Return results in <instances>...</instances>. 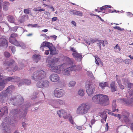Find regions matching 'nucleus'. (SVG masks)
<instances>
[{
  "label": "nucleus",
  "mask_w": 133,
  "mask_h": 133,
  "mask_svg": "<svg viewBox=\"0 0 133 133\" xmlns=\"http://www.w3.org/2000/svg\"><path fill=\"white\" fill-rule=\"evenodd\" d=\"M57 58H54L50 60L49 62L50 65L49 68L51 71L54 72L61 74L62 73V69H63L65 65L69 64H71L73 63V60L72 59H70L68 57H65L64 58V61L66 62V64L64 63L59 65H56V63L58 61Z\"/></svg>",
  "instance_id": "f257e3e1"
},
{
  "label": "nucleus",
  "mask_w": 133,
  "mask_h": 133,
  "mask_svg": "<svg viewBox=\"0 0 133 133\" xmlns=\"http://www.w3.org/2000/svg\"><path fill=\"white\" fill-rule=\"evenodd\" d=\"M47 48H49V50H45V54L48 55L49 53V50L50 51V54L53 55L56 54L55 48L52 43L46 41L43 42L41 44L40 47V49L43 51L46 49Z\"/></svg>",
  "instance_id": "f03ea898"
},
{
  "label": "nucleus",
  "mask_w": 133,
  "mask_h": 133,
  "mask_svg": "<svg viewBox=\"0 0 133 133\" xmlns=\"http://www.w3.org/2000/svg\"><path fill=\"white\" fill-rule=\"evenodd\" d=\"M90 107L88 104L82 103L77 107L76 113L79 115H83L88 113L90 111Z\"/></svg>",
  "instance_id": "7ed1b4c3"
},
{
  "label": "nucleus",
  "mask_w": 133,
  "mask_h": 133,
  "mask_svg": "<svg viewBox=\"0 0 133 133\" xmlns=\"http://www.w3.org/2000/svg\"><path fill=\"white\" fill-rule=\"evenodd\" d=\"M16 122L15 120L13 119H11L10 118H7L4 119L2 123L3 133H10V129L8 127V123L14 126Z\"/></svg>",
  "instance_id": "20e7f679"
},
{
  "label": "nucleus",
  "mask_w": 133,
  "mask_h": 133,
  "mask_svg": "<svg viewBox=\"0 0 133 133\" xmlns=\"http://www.w3.org/2000/svg\"><path fill=\"white\" fill-rule=\"evenodd\" d=\"M3 64L4 67L5 69H9L10 71H14L22 69V68H18L15 65V61L12 59L6 60L3 62Z\"/></svg>",
  "instance_id": "39448f33"
},
{
  "label": "nucleus",
  "mask_w": 133,
  "mask_h": 133,
  "mask_svg": "<svg viewBox=\"0 0 133 133\" xmlns=\"http://www.w3.org/2000/svg\"><path fill=\"white\" fill-rule=\"evenodd\" d=\"M46 77L45 71L42 70H39L35 71L32 75V78L36 81Z\"/></svg>",
  "instance_id": "423d86ee"
},
{
  "label": "nucleus",
  "mask_w": 133,
  "mask_h": 133,
  "mask_svg": "<svg viewBox=\"0 0 133 133\" xmlns=\"http://www.w3.org/2000/svg\"><path fill=\"white\" fill-rule=\"evenodd\" d=\"M10 114L13 116H15L16 115L19 119L24 118L26 116V114L23 112V109H13L10 112Z\"/></svg>",
  "instance_id": "0eeeda50"
},
{
  "label": "nucleus",
  "mask_w": 133,
  "mask_h": 133,
  "mask_svg": "<svg viewBox=\"0 0 133 133\" xmlns=\"http://www.w3.org/2000/svg\"><path fill=\"white\" fill-rule=\"evenodd\" d=\"M14 79L11 77H3L0 75V91L4 88L5 84L9 81H13Z\"/></svg>",
  "instance_id": "6e6552de"
},
{
  "label": "nucleus",
  "mask_w": 133,
  "mask_h": 133,
  "mask_svg": "<svg viewBox=\"0 0 133 133\" xmlns=\"http://www.w3.org/2000/svg\"><path fill=\"white\" fill-rule=\"evenodd\" d=\"M96 86L91 82H87L85 88L87 93L89 96H91L94 94Z\"/></svg>",
  "instance_id": "1a4fd4ad"
},
{
  "label": "nucleus",
  "mask_w": 133,
  "mask_h": 133,
  "mask_svg": "<svg viewBox=\"0 0 133 133\" xmlns=\"http://www.w3.org/2000/svg\"><path fill=\"white\" fill-rule=\"evenodd\" d=\"M99 104L103 106L107 105L109 104V98L107 96L105 95L99 94Z\"/></svg>",
  "instance_id": "9d476101"
},
{
  "label": "nucleus",
  "mask_w": 133,
  "mask_h": 133,
  "mask_svg": "<svg viewBox=\"0 0 133 133\" xmlns=\"http://www.w3.org/2000/svg\"><path fill=\"white\" fill-rule=\"evenodd\" d=\"M49 84V81L47 80H42L37 83V86L38 88L44 89L48 88Z\"/></svg>",
  "instance_id": "9b49d317"
},
{
  "label": "nucleus",
  "mask_w": 133,
  "mask_h": 133,
  "mask_svg": "<svg viewBox=\"0 0 133 133\" xmlns=\"http://www.w3.org/2000/svg\"><path fill=\"white\" fill-rule=\"evenodd\" d=\"M64 95V91L62 89L56 88L54 91V95L56 97H61Z\"/></svg>",
  "instance_id": "f8f14e48"
},
{
  "label": "nucleus",
  "mask_w": 133,
  "mask_h": 133,
  "mask_svg": "<svg viewBox=\"0 0 133 133\" xmlns=\"http://www.w3.org/2000/svg\"><path fill=\"white\" fill-rule=\"evenodd\" d=\"M119 100L125 105L130 107H133V98L132 97H131L130 99L128 100L124 98H120Z\"/></svg>",
  "instance_id": "ddd939ff"
},
{
  "label": "nucleus",
  "mask_w": 133,
  "mask_h": 133,
  "mask_svg": "<svg viewBox=\"0 0 133 133\" xmlns=\"http://www.w3.org/2000/svg\"><path fill=\"white\" fill-rule=\"evenodd\" d=\"M49 78L51 81L54 83L59 82L60 80L59 76L55 74H51L49 77Z\"/></svg>",
  "instance_id": "4468645a"
},
{
  "label": "nucleus",
  "mask_w": 133,
  "mask_h": 133,
  "mask_svg": "<svg viewBox=\"0 0 133 133\" xmlns=\"http://www.w3.org/2000/svg\"><path fill=\"white\" fill-rule=\"evenodd\" d=\"M130 114L129 112L126 110L123 111L121 114V120L122 119L125 122H128L129 121L128 117Z\"/></svg>",
  "instance_id": "2eb2a0df"
},
{
  "label": "nucleus",
  "mask_w": 133,
  "mask_h": 133,
  "mask_svg": "<svg viewBox=\"0 0 133 133\" xmlns=\"http://www.w3.org/2000/svg\"><path fill=\"white\" fill-rule=\"evenodd\" d=\"M57 113L60 117H61L62 116L65 119L68 118V114L66 111L63 109H62L57 111Z\"/></svg>",
  "instance_id": "dca6fc26"
},
{
  "label": "nucleus",
  "mask_w": 133,
  "mask_h": 133,
  "mask_svg": "<svg viewBox=\"0 0 133 133\" xmlns=\"http://www.w3.org/2000/svg\"><path fill=\"white\" fill-rule=\"evenodd\" d=\"M10 43L16 46L21 47L23 49H24L26 47L25 44L23 42L21 41L18 42L16 40L13 41L12 42Z\"/></svg>",
  "instance_id": "f3484780"
},
{
  "label": "nucleus",
  "mask_w": 133,
  "mask_h": 133,
  "mask_svg": "<svg viewBox=\"0 0 133 133\" xmlns=\"http://www.w3.org/2000/svg\"><path fill=\"white\" fill-rule=\"evenodd\" d=\"M8 45L7 41L5 39L2 38H0V46L6 48Z\"/></svg>",
  "instance_id": "a211bd4d"
},
{
  "label": "nucleus",
  "mask_w": 133,
  "mask_h": 133,
  "mask_svg": "<svg viewBox=\"0 0 133 133\" xmlns=\"http://www.w3.org/2000/svg\"><path fill=\"white\" fill-rule=\"evenodd\" d=\"M63 69H64V68ZM63 69H62V73L63 74L65 75H69L70 74V72L73 71L72 66L64 69L63 70Z\"/></svg>",
  "instance_id": "6ab92c4d"
},
{
  "label": "nucleus",
  "mask_w": 133,
  "mask_h": 133,
  "mask_svg": "<svg viewBox=\"0 0 133 133\" xmlns=\"http://www.w3.org/2000/svg\"><path fill=\"white\" fill-rule=\"evenodd\" d=\"M31 83V81L30 80L26 79H22L20 81L18 84V85L19 86H20L24 84L28 85L30 84Z\"/></svg>",
  "instance_id": "aec40b11"
},
{
  "label": "nucleus",
  "mask_w": 133,
  "mask_h": 133,
  "mask_svg": "<svg viewBox=\"0 0 133 133\" xmlns=\"http://www.w3.org/2000/svg\"><path fill=\"white\" fill-rule=\"evenodd\" d=\"M92 101L95 103L99 104V94L94 96L92 98Z\"/></svg>",
  "instance_id": "412c9836"
},
{
  "label": "nucleus",
  "mask_w": 133,
  "mask_h": 133,
  "mask_svg": "<svg viewBox=\"0 0 133 133\" xmlns=\"http://www.w3.org/2000/svg\"><path fill=\"white\" fill-rule=\"evenodd\" d=\"M8 112L7 107L5 106L1 108L0 110V116H2L4 115H6Z\"/></svg>",
  "instance_id": "4be33fe9"
},
{
  "label": "nucleus",
  "mask_w": 133,
  "mask_h": 133,
  "mask_svg": "<svg viewBox=\"0 0 133 133\" xmlns=\"http://www.w3.org/2000/svg\"><path fill=\"white\" fill-rule=\"evenodd\" d=\"M69 13L71 14H72L74 15H76L78 16H81L83 15L82 12L79 11L71 10L69 11Z\"/></svg>",
  "instance_id": "5701e85b"
},
{
  "label": "nucleus",
  "mask_w": 133,
  "mask_h": 133,
  "mask_svg": "<svg viewBox=\"0 0 133 133\" xmlns=\"http://www.w3.org/2000/svg\"><path fill=\"white\" fill-rule=\"evenodd\" d=\"M58 100H51L50 102V104L54 108H57L59 107Z\"/></svg>",
  "instance_id": "b1692460"
},
{
  "label": "nucleus",
  "mask_w": 133,
  "mask_h": 133,
  "mask_svg": "<svg viewBox=\"0 0 133 133\" xmlns=\"http://www.w3.org/2000/svg\"><path fill=\"white\" fill-rule=\"evenodd\" d=\"M109 111V110L108 109H106L103 111V112H101L99 114V115L102 118H105L104 119L106 121L107 117L106 113H108Z\"/></svg>",
  "instance_id": "393cba45"
},
{
  "label": "nucleus",
  "mask_w": 133,
  "mask_h": 133,
  "mask_svg": "<svg viewBox=\"0 0 133 133\" xmlns=\"http://www.w3.org/2000/svg\"><path fill=\"white\" fill-rule=\"evenodd\" d=\"M72 55L74 57L76 58V59H79V61H81L82 58V55L80 54L78 52H73L72 54Z\"/></svg>",
  "instance_id": "a878e982"
},
{
  "label": "nucleus",
  "mask_w": 133,
  "mask_h": 133,
  "mask_svg": "<svg viewBox=\"0 0 133 133\" xmlns=\"http://www.w3.org/2000/svg\"><path fill=\"white\" fill-rule=\"evenodd\" d=\"M18 101L15 104L16 105L21 104L24 102V99L21 96H17L16 97V99Z\"/></svg>",
  "instance_id": "bb28decb"
},
{
  "label": "nucleus",
  "mask_w": 133,
  "mask_h": 133,
  "mask_svg": "<svg viewBox=\"0 0 133 133\" xmlns=\"http://www.w3.org/2000/svg\"><path fill=\"white\" fill-rule=\"evenodd\" d=\"M16 18L15 16L12 15H9L8 16L7 18L8 21L11 23H15Z\"/></svg>",
  "instance_id": "cd10ccee"
},
{
  "label": "nucleus",
  "mask_w": 133,
  "mask_h": 133,
  "mask_svg": "<svg viewBox=\"0 0 133 133\" xmlns=\"http://www.w3.org/2000/svg\"><path fill=\"white\" fill-rule=\"evenodd\" d=\"M10 3L9 2L5 1L3 3V10L6 11H7L9 9V6L10 5Z\"/></svg>",
  "instance_id": "c85d7f7f"
},
{
  "label": "nucleus",
  "mask_w": 133,
  "mask_h": 133,
  "mask_svg": "<svg viewBox=\"0 0 133 133\" xmlns=\"http://www.w3.org/2000/svg\"><path fill=\"white\" fill-rule=\"evenodd\" d=\"M33 60L36 63H37L41 58V56L38 55H35L32 56Z\"/></svg>",
  "instance_id": "c756f323"
},
{
  "label": "nucleus",
  "mask_w": 133,
  "mask_h": 133,
  "mask_svg": "<svg viewBox=\"0 0 133 133\" xmlns=\"http://www.w3.org/2000/svg\"><path fill=\"white\" fill-rule=\"evenodd\" d=\"M116 78L117 82L120 88L122 89H124V86L121 84V81L119 79V76L118 75H116Z\"/></svg>",
  "instance_id": "7c9ffc66"
},
{
  "label": "nucleus",
  "mask_w": 133,
  "mask_h": 133,
  "mask_svg": "<svg viewBox=\"0 0 133 133\" xmlns=\"http://www.w3.org/2000/svg\"><path fill=\"white\" fill-rule=\"evenodd\" d=\"M17 36V34H11V36L9 38V40L10 42H12L13 41L15 40V38Z\"/></svg>",
  "instance_id": "2f4dec72"
},
{
  "label": "nucleus",
  "mask_w": 133,
  "mask_h": 133,
  "mask_svg": "<svg viewBox=\"0 0 133 133\" xmlns=\"http://www.w3.org/2000/svg\"><path fill=\"white\" fill-rule=\"evenodd\" d=\"M73 71H80L82 69V67L81 66L74 65L72 66Z\"/></svg>",
  "instance_id": "473e14b6"
},
{
  "label": "nucleus",
  "mask_w": 133,
  "mask_h": 133,
  "mask_svg": "<svg viewBox=\"0 0 133 133\" xmlns=\"http://www.w3.org/2000/svg\"><path fill=\"white\" fill-rule=\"evenodd\" d=\"M124 82L125 85L128 84V88H130V89L133 88V84L129 83V82L128 81L127 79H125Z\"/></svg>",
  "instance_id": "72a5a7b5"
},
{
  "label": "nucleus",
  "mask_w": 133,
  "mask_h": 133,
  "mask_svg": "<svg viewBox=\"0 0 133 133\" xmlns=\"http://www.w3.org/2000/svg\"><path fill=\"white\" fill-rule=\"evenodd\" d=\"M108 114L112 116L116 117L119 118V120H121V116L120 114H115L113 113L112 112L110 111V110H109Z\"/></svg>",
  "instance_id": "f704fd0d"
},
{
  "label": "nucleus",
  "mask_w": 133,
  "mask_h": 133,
  "mask_svg": "<svg viewBox=\"0 0 133 133\" xmlns=\"http://www.w3.org/2000/svg\"><path fill=\"white\" fill-rule=\"evenodd\" d=\"M115 84L114 82H112L110 84V87L111 90L112 92L115 91L116 90L115 88Z\"/></svg>",
  "instance_id": "c9c22d12"
},
{
  "label": "nucleus",
  "mask_w": 133,
  "mask_h": 133,
  "mask_svg": "<svg viewBox=\"0 0 133 133\" xmlns=\"http://www.w3.org/2000/svg\"><path fill=\"white\" fill-rule=\"evenodd\" d=\"M14 89V87L12 85L9 87L6 90V92L9 93H11Z\"/></svg>",
  "instance_id": "e433bc0d"
},
{
  "label": "nucleus",
  "mask_w": 133,
  "mask_h": 133,
  "mask_svg": "<svg viewBox=\"0 0 133 133\" xmlns=\"http://www.w3.org/2000/svg\"><path fill=\"white\" fill-rule=\"evenodd\" d=\"M76 84V82L75 81H70L68 84L69 87H73Z\"/></svg>",
  "instance_id": "4c0bfd02"
},
{
  "label": "nucleus",
  "mask_w": 133,
  "mask_h": 133,
  "mask_svg": "<svg viewBox=\"0 0 133 133\" xmlns=\"http://www.w3.org/2000/svg\"><path fill=\"white\" fill-rule=\"evenodd\" d=\"M116 101L114 100L112 103V112H114L116 111L115 109L116 107Z\"/></svg>",
  "instance_id": "58836bf2"
},
{
  "label": "nucleus",
  "mask_w": 133,
  "mask_h": 133,
  "mask_svg": "<svg viewBox=\"0 0 133 133\" xmlns=\"http://www.w3.org/2000/svg\"><path fill=\"white\" fill-rule=\"evenodd\" d=\"M57 100L58 105H64L65 104V101L64 100L61 99H58Z\"/></svg>",
  "instance_id": "ea45409f"
},
{
  "label": "nucleus",
  "mask_w": 133,
  "mask_h": 133,
  "mask_svg": "<svg viewBox=\"0 0 133 133\" xmlns=\"http://www.w3.org/2000/svg\"><path fill=\"white\" fill-rule=\"evenodd\" d=\"M78 94L81 96H83L84 94V90L82 89H79L78 91Z\"/></svg>",
  "instance_id": "a19ab883"
},
{
  "label": "nucleus",
  "mask_w": 133,
  "mask_h": 133,
  "mask_svg": "<svg viewBox=\"0 0 133 133\" xmlns=\"http://www.w3.org/2000/svg\"><path fill=\"white\" fill-rule=\"evenodd\" d=\"M130 97L127 96V97L130 98V97L132 96V97H133V88L130 89L128 91V93Z\"/></svg>",
  "instance_id": "79ce46f5"
},
{
  "label": "nucleus",
  "mask_w": 133,
  "mask_h": 133,
  "mask_svg": "<svg viewBox=\"0 0 133 133\" xmlns=\"http://www.w3.org/2000/svg\"><path fill=\"white\" fill-rule=\"evenodd\" d=\"M108 84L107 82L101 83H99V86L101 88H103L104 87L107 86Z\"/></svg>",
  "instance_id": "37998d69"
},
{
  "label": "nucleus",
  "mask_w": 133,
  "mask_h": 133,
  "mask_svg": "<svg viewBox=\"0 0 133 133\" xmlns=\"http://www.w3.org/2000/svg\"><path fill=\"white\" fill-rule=\"evenodd\" d=\"M68 118H69L70 122L72 124H73L74 123V122L72 119V116L70 114H68Z\"/></svg>",
  "instance_id": "c03bdc74"
},
{
  "label": "nucleus",
  "mask_w": 133,
  "mask_h": 133,
  "mask_svg": "<svg viewBox=\"0 0 133 133\" xmlns=\"http://www.w3.org/2000/svg\"><path fill=\"white\" fill-rule=\"evenodd\" d=\"M95 62L96 63L98 66L99 65V62H100V59L97 56L95 57Z\"/></svg>",
  "instance_id": "a18cd8bd"
},
{
  "label": "nucleus",
  "mask_w": 133,
  "mask_h": 133,
  "mask_svg": "<svg viewBox=\"0 0 133 133\" xmlns=\"http://www.w3.org/2000/svg\"><path fill=\"white\" fill-rule=\"evenodd\" d=\"M39 91H36L35 92V94H34V95L33 96H32L31 97V98L32 99H34L36 98V95H37L39 93Z\"/></svg>",
  "instance_id": "49530a36"
},
{
  "label": "nucleus",
  "mask_w": 133,
  "mask_h": 133,
  "mask_svg": "<svg viewBox=\"0 0 133 133\" xmlns=\"http://www.w3.org/2000/svg\"><path fill=\"white\" fill-rule=\"evenodd\" d=\"M97 41L98 43H101L103 47L105 46L104 41L103 40H97Z\"/></svg>",
  "instance_id": "de8ad7c7"
},
{
  "label": "nucleus",
  "mask_w": 133,
  "mask_h": 133,
  "mask_svg": "<svg viewBox=\"0 0 133 133\" xmlns=\"http://www.w3.org/2000/svg\"><path fill=\"white\" fill-rule=\"evenodd\" d=\"M124 63L127 64H129L131 62L130 60L126 59L124 61Z\"/></svg>",
  "instance_id": "09e8293b"
},
{
  "label": "nucleus",
  "mask_w": 133,
  "mask_h": 133,
  "mask_svg": "<svg viewBox=\"0 0 133 133\" xmlns=\"http://www.w3.org/2000/svg\"><path fill=\"white\" fill-rule=\"evenodd\" d=\"M28 25H29L32 27L35 28H39L40 26H39L37 24H29Z\"/></svg>",
  "instance_id": "8fccbe9b"
},
{
  "label": "nucleus",
  "mask_w": 133,
  "mask_h": 133,
  "mask_svg": "<svg viewBox=\"0 0 133 133\" xmlns=\"http://www.w3.org/2000/svg\"><path fill=\"white\" fill-rule=\"evenodd\" d=\"M114 28L115 29H117V30L120 31H123L124 30V29L123 28H121L120 27L117 26H116L115 27H114Z\"/></svg>",
  "instance_id": "3c124183"
},
{
  "label": "nucleus",
  "mask_w": 133,
  "mask_h": 133,
  "mask_svg": "<svg viewBox=\"0 0 133 133\" xmlns=\"http://www.w3.org/2000/svg\"><path fill=\"white\" fill-rule=\"evenodd\" d=\"M4 56L7 57H8L10 56V54L9 53L7 52H4Z\"/></svg>",
  "instance_id": "603ef678"
},
{
  "label": "nucleus",
  "mask_w": 133,
  "mask_h": 133,
  "mask_svg": "<svg viewBox=\"0 0 133 133\" xmlns=\"http://www.w3.org/2000/svg\"><path fill=\"white\" fill-rule=\"evenodd\" d=\"M87 74L88 75L91 77L93 76V74L90 71H87Z\"/></svg>",
  "instance_id": "864d4df0"
},
{
  "label": "nucleus",
  "mask_w": 133,
  "mask_h": 133,
  "mask_svg": "<svg viewBox=\"0 0 133 133\" xmlns=\"http://www.w3.org/2000/svg\"><path fill=\"white\" fill-rule=\"evenodd\" d=\"M22 125L23 127L24 128L25 130V127L28 124L27 123H26L24 122H23L22 123Z\"/></svg>",
  "instance_id": "5fc2aeb1"
},
{
  "label": "nucleus",
  "mask_w": 133,
  "mask_h": 133,
  "mask_svg": "<svg viewBox=\"0 0 133 133\" xmlns=\"http://www.w3.org/2000/svg\"><path fill=\"white\" fill-rule=\"evenodd\" d=\"M98 40L94 39L92 38L91 39H90V41L91 43H93L95 42H98L97 40Z\"/></svg>",
  "instance_id": "6e6d98bb"
},
{
  "label": "nucleus",
  "mask_w": 133,
  "mask_h": 133,
  "mask_svg": "<svg viewBox=\"0 0 133 133\" xmlns=\"http://www.w3.org/2000/svg\"><path fill=\"white\" fill-rule=\"evenodd\" d=\"M120 59L119 58H115L114 60V61L118 63H120Z\"/></svg>",
  "instance_id": "4d7b16f0"
},
{
  "label": "nucleus",
  "mask_w": 133,
  "mask_h": 133,
  "mask_svg": "<svg viewBox=\"0 0 133 133\" xmlns=\"http://www.w3.org/2000/svg\"><path fill=\"white\" fill-rule=\"evenodd\" d=\"M24 12L26 14H29V10L28 9H26L24 10Z\"/></svg>",
  "instance_id": "13d9d810"
},
{
  "label": "nucleus",
  "mask_w": 133,
  "mask_h": 133,
  "mask_svg": "<svg viewBox=\"0 0 133 133\" xmlns=\"http://www.w3.org/2000/svg\"><path fill=\"white\" fill-rule=\"evenodd\" d=\"M76 128L79 130H82V127L81 126H76Z\"/></svg>",
  "instance_id": "bf43d9fd"
},
{
  "label": "nucleus",
  "mask_w": 133,
  "mask_h": 133,
  "mask_svg": "<svg viewBox=\"0 0 133 133\" xmlns=\"http://www.w3.org/2000/svg\"><path fill=\"white\" fill-rule=\"evenodd\" d=\"M117 48L119 51H120L121 50V49L119 46L117 44L116 45L115 47H114V48Z\"/></svg>",
  "instance_id": "052dcab7"
},
{
  "label": "nucleus",
  "mask_w": 133,
  "mask_h": 133,
  "mask_svg": "<svg viewBox=\"0 0 133 133\" xmlns=\"http://www.w3.org/2000/svg\"><path fill=\"white\" fill-rule=\"evenodd\" d=\"M109 127L108 126V123H107L105 125V130L106 131H108V130Z\"/></svg>",
  "instance_id": "680f3d73"
},
{
  "label": "nucleus",
  "mask_w": 133,
  "mask_h": 133,
  "mask_svg": "<svg viewBox=\"0 0 133 133\" xmlns=\"http://www.w3.org/2000/svg\"><path fill=\"white\" fill-rule=\"evenodd\" d=\"M127 15L129 17H131L133 16V14H132L130 12H129L127 13Z\"/></svg>",
  "instance_id": "e2e57ef3"
},
{
  "label": "nucleus",
  "mask_w": 133,
  "mask_h": 133,
  "mask_svg": "<svg viewBox=\"0 0 133 133\" xmlns=\"http://www.w3.org/2000/svg\"><path fill=\"white\" fill-rule=\"evenodd\" d=\"M130 127L131 130L133 131V122L130 124Z\"/></svg>",
  "instance_id": "0e129e2a"
},
{
  "label": "nucleus",
  "mask_w": 133,
  "mask_h": 133,
  "mask_svg": "<svg viewBox=\"0 0 133 133\" xmlns=\"http://www.w3.org/2000/svg\"><path fill=\"white\" fill-rule=\"evenodd\" d=\"M11 51L13 53H14L15 51V48L14 46L12 47Z\"/></svg>",
  "instance_id": "69168bd1"
},
{
  "label": "nucleus",
  "mask_w": 133,
  "mask_h": 133,
  "mask_svg": "<svg viewBox=\"0 0 133 133\" xmlns=\"http://www.w3.org/2000/svg\"><path fill=\"white\" fill-rule=\"evenodd\" d=\"M108 6V5H106L105 6H103L102 7H101L100 8V9L101 10H103L105 9L106 8L105 7V6Z\"/></svg>",
  "instance_id": "338daca9"
},
{
  "label": "nucleus",
  "mask_w": 133,
  "mask_h": 133,
  "mask_svg": "<svg viewBox=\"0 0 133 133\" xmlns=\"http://www.w3.org/2000/svg\"><path fill=\"white\" fill-rule=\"evenodd\" d=\"M57 17H54L52 18V21H56L57 20Z\"/></svg>",
  "instance_id": "774afa93"
}]
</instances>
